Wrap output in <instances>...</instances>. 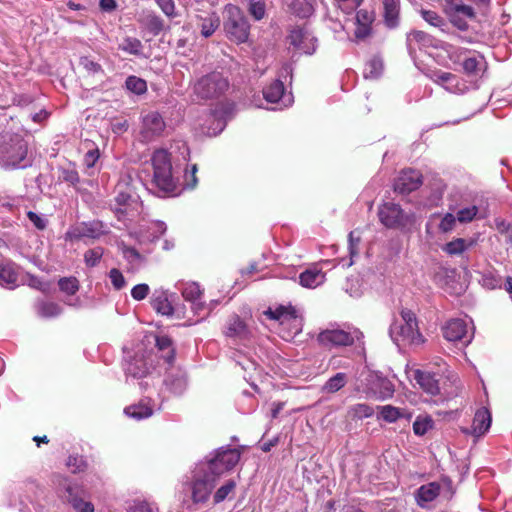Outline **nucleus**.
Listing matches in <instances>:
<instances>
[{
    "label": "nucleus",
    "mask_w": 512,
    "mask_h": 512,
    "mask_svg": "<svg viewBox=\"0 0 512 512\" xmlns=\"http://www.w3.org/2000/svg\"><path fill=\"white\" fill-rule=\"evenodd\" d=\"M188 160L189 148L184 141L162 148V196H178L197 186V165L193 164L189 170Z\"/></svg>",
    "instance_id": "f257e3e1"
},
{
    "label": "nucleus",
    "mask_w": 512,
    "mask_h": 512,
    "mask_svg": "<svg viewBox=\"0 0 512 512\" xmlns=\"http://www.w3.org/2000/svg\"><path fill=\"white\" fill-rule=\"evenodd\" d=\"M155 348L160 350V334L156 332L146 333L132 349L123 348L122 367L127 378H145L155 370L159 360Z\"/></svg>",
    "instance_id": "f03ea898"
},
{
    "label": "nucleus",
    "mask_w": 512,
    "mask_h": 512,
    "mask_svg": "<svg viewBox=\"0 0 512 512\" xmlns=\"http://www.w3.org/2000/svg\"><path fill=\"white\" fill-rule=\"evenodd\" d=\"M389 334L392 341L399 347L419 346L424 342L423 336L419 332L418 323L415 314L402 309L400 318H396L390 326Z\"/></svg>",
    "instance_id": "7ed1b4c3"
},
{
    "label": "nucleus",
    "mask_w": 512,
    "mask_h": 512,
    "mask_svg": "<svg viewBox=\"0 0 512 512\" xmlns=\"http://www.w3.org/2000/svg\"><path fill=\"white\" fill-rule=\"evenodd\" d=\"M205 467V465L196 463L190 478L185 483V489L190 492L194 504L206 503L218 481V478L207 471Z\"/></svg>",
    "instance_id": "20e7f679"
},
{
    "label": "nucleus",
    "mask_w": 512,
    "mask_h": 512,
    "mask_svg": "<svg viewBox=\"0 0 512 512\" xmlns=\"http://www.w3.org/2000/svg\"><path fill=\"white\" fill-rule=\"evenodd\" d=\"M240 456L241 453L238 449L225 446L214 450L198 463L207 466L205 469L219 479L220 476L235 467L240 460Z\"/></svg>",
    "instance_id": "39448f33"
},
{
    "label": "nucleus",
    "mask_w": 512,
    "mask_h": 512,
    "mask_svg": "<svg viewBox=\"0 0 512 512\" xmlns=\"http://www.w3.org/2000/svg\"><path fill=\"white\" fill-rule=\"evenodd\" d=\"M223 27L227 38L234 43H245L249 38L250 24L237 6H226Z\"/></svg>",
    "instance_id": "423d86ee"
},
{
    "label": "nucleus",
    "mask_w": 512,
    "mask_h": 512,
    "mask_svg": "<svg viewBox=\"0 0 512 512\" xmlns=\"http://www.w3.org/2000/svg\"><path fill=\"white\" fill-rule=\"evenodd\" d=\"M161 343L162 358H164L169 365L164 383L174 394H180L186 388L185 374L180 368L172 365L175 356L172 340L166 336H162Z\"/></svg>",
    "instance_id": "0eeeda50"
},
{
    "label": "nucleus",
    "mask_w": 512,
    "mask_h": 512,
    "mask_svg": "<svg viewBox=\"0 0 512 512\" xmlns=\"http://www.w3.org/2000/svg\"><path fill=\"white\" fill-rule=\"evenodd\" d=\"M27 154L26 141L16 137L2 146L0 159L6 168L24 169L32 164L27 158Z\"/></svg>",
    "instance_id": "6e6552de"
},
{
    "label": "nucleus",
    "mask_w": 512,
    "mask_h": 512,
    "mask_svg": "<svg viewBox=\"0 0 512 512\" xmlns=\"http://www.w3.org/2000/svg\"><path fill=\"white\" fill-rule=\"evenodd\" d=\"M228 80L219 72L200 78L194 85V93L200 99L218 98L228 89Z\"/></svg>",
    "instance_id": "1a4fd4ad"
},
{
    "label": "nucleus",
    "mask_w": 512,
    "mask_h": 512,
    "mask_svg": "<svg viewBox=\"0 0 512 512\" xmlns=\"http://www.w3.org/2000/svg\"><path fill=\"white\" fill-rule=\"evenodd\" d=\"M380 222L387 228L405 229L414 222V214L405 212L400 205L386 202L379 207Z\"/></svg>",
    "instance_id": "9d476101"
},
{
    "label": "nucleus",
    "mask_w": 512,
    "mask_h": 512,
    "mask_svg": "<svg viewBox=\"0 0 512 512\" xmlns=\"http://www.w3.org/2000/svg\"><path fill=\"white\" fill-rule=\"evenodd\" d=\"M289 47L295 52L312 55L316 51L317 39L306 27H294L287 37Z\"/></svg>",
    "instance_id": "9b49d317"
},
{
    "label": "nucleus",
    "mask_w": 512,
    "mask_h": 512,
    "mask_svg": "<svg viewBox=\"0 0 512 512\" xmlns=\"http://www.w3.org/2000/svg\"><path fill=\"white\" fill-rule=\"evenodd\" d=\"M393 383L376 372H369L365 378V393L378 400L391 398L394 394Z\"/></svg>",
    "instance_id": "f8f14e48"
},
{
    "label": "nucleus",
    "mask_w": 512,
    "mask_h": 512,
    "mask_svg": "<svg viewBox=\"0 0 512 512\" xmlns=\"http://www.w3.org/2000/svg\"><path fill=\"white\" fill-rule=\"evenodd\" d=\"M264 99L268 103L276 104L273 110H282L289 107L293 103V95L286 93L284 84L280 79L273 80L263 89Z\"/></svg>",
    "instance_id": "ddd939ff"
},
{
    "label": "nucleus",
    "mask_w": 512,
    "mask_h": 512,
    "mask_svg": "<svg viewBox=\"0 0 512 512\" xmlns=\"http://www.w3.org/2000/svg\"><path fill=\"white\" fill-rule=\"evenodd\" d=\"M319 344L325 348L349 346L354 343V337L347 331L339 328H327L318 334Z\"/></svg>",
    "instance_id": "4468645a"
},
{
    "label": "nucleus",
    "mask_w": 512,
    "mask_h": 512,
    "mask_svg": "<svg viewBox=\"0 0 512 512\" xmlns=\"http://www.w3.org/2000/svg\"><path fill=\"white\" fill-rule=\"evenodd\" d=\"M443 336L451 342L462 341L469 343L472 335L469 334L468 323L464 319L455 318L447 321L442 327Z\"/></svg>",
    "instance_id": "2eb2a0df"
},
{
    "label": "nucleus",
    "mask_w": 512,
    "mask_h": 512,
    "mask_svg": "<svg viewBox=\"0 0 512 512\" xmlns=\"http://www.w3.org/2000/svg\"><path fill=\"white\" fill-rule=\"evenodd\" d=\"M421 184V173L414 169H407L403 170L396 178L394 190L400 194H406L418 189Z\"/></svg>",
    "instance_id": "dca6fc26"
},
{
    "label": "nucleus",
    "mask_w": 512,
    "mask_h": 512,
    "mask_svg": "<svg viewBox=\"0 0 512 512\" xmlns=\"http://www.w3.org/2000/svg\"><path fill=\"white\" fill-rule=\"evenodd\" d=\"M407 47L410 53H412L417 48H443V44L441 41L424 31L414 30L407 35Z\"/></svg>",
    "instance_id": "f3484780"
},
{
    "label": "nucleus",
    "mask_w": 512,
    "mask_h": 512,
    "mask_svg": "<svg viewBox=\"0 0 512 512\" xmlns=\"http://www.w3.org/2000/svg\"><path fill=\"white\" fill-rule=\"evenodd\" d=\"M162 316L175 319H183L186 313V307L180 302L179 296L175 293H162Z\"/></svg>",
    "instance_id": "a211bd4d"
},
{
    "label": "nucleus",
    "mask_w": 512,
    "mask_h": 512,
    "mask_svg": "<svg viewBox=\"0 0 512 512\" xmlns=\"http://www.w3.org/2000/svg\"><path fill=\"white\" fill-rule=\"evenodd\" d=\"M220 19L214 12H203L195 16V26L203 37H210L219 27Z\"/></svg>",
    "instance_id": "6ab92c4d"
},
{
    "label": "nucleus",
    "mask_w": 512,
    "mask_h": 512,
    "mask_svg": "<svg viewBox=\"0 0 512 512\" xmlns=\"http://www.w3.org/2000/svg\"><path fill=\"white\" fill-rule=\"evenodd\" d=\"M225 335L230 338L245 341L249 339L251 331L238 315H232L227 321Z\"/></svg>",
    "instance_id": "aec40b11"
},
{
    "label": "nucleus",
    "mask_w": 512,
    "mask_h": 512,
    "mask_svg": "<svg viewBox=\"0 0 512 512\" xmlns=\"http://www.w3.org/2000/svg\"><path fill=\"white\" fill-rule=\"evenodd\" d=\"M124 414L136 421H141L151 417L153 415V405L151 399L143 398L138 403L125 407Z\"/></svg>",
    "instance_id": "412c9836"
},
{
    "label": "nucleus",
    "mask_w": 512,
    "mask_h": 512,
    "mask_svg": "<svg viewBox=\"0 0 512 512\" xmlns=\"http://www.w3.org/2000/svg\"><path fill=\"white\" fill-rule=\"evenodd\" d=\"M415 382L430 395H437L440 392L439 379L435 373L428 371L415 370L413 372Z\"/></svg>",
    "instance_id": "4be33fe9"
},
{
    "label": "nucleus",
    "mask_w": 512,
    "mask_h": 512,
    "mask_svg": "<svg viewBox=\"0 0 512 512\" xmlns=\"http://www.w3.org/2000/svg\"><path fill=\"white\" fill-rule=\"evenodd\" d=\"M19 267L12 261L0 263V285L9 289L18 286Z\"/></svg>",
    "instance_id": "5701e85b"
},
{
    "label": "nucleus",
    "mask_w": 512,
    "mask_h": 512,
    "mask_svg": "<svg viewBox=\"0 0 512 512\" xmlns=\"http://www.w3.org/2000/svg\"><path fill=\"white\" fill-rule=\"evenodd\" d=\"M443 485L439 482H430L422 485L416 492V501L421 507H427V505L434 501L442 491Z\"/></svg>",
    "instance_id": "b1692460"
},
{
    "label": "nucleus",
    "mask_w": 512,
    "mask_h": 512,
    "mask_svg": "<svg viewBox=\"0 0 512 512\" xmlns=\"http://www.w3.org/2000/svg\"><path fill=\"white\" fill-rule=\"evenodd\" d=\"M374 21V13L366 9H360L356 13L355 37L357 39L366 38L371 32V24Z\"/></svg>",
    "instance_id": "393cba45"
},
{
    "label": "nucleus",
    "mask_w": 512,
    "mask_h": 512,
    "mask_svg": "<svg viewBox=\"0 0 512 512\" xmlns=\"http://www.w3.org/2000/svg\"><path fill=\"white\" fill-rule=\"evenodd\" d=\"M265 314L273 320L279 321L281 324L299 323L296 310L292 306H279L274 310L269 308Z\"/></svg>",
    "instance_id": "a878e982"
},
{
    "label": "nucleus",
    "mask_w": 512,
    "mask_h": 512,
    "mask_svg": "<svg viewBox=\"0 0 512 512\" xmlns=\"http://www.w3.org/2000/svg\"><path fill=\"white\" fill-rule=\"evenodd\" d=\"M473 246V241L465 238H453L451 241L442 245V251L449 257H463L464 254Z\"/></svg>",
    "instance_id": "bb28decb"
},
{
    "label": "nucleus",
    "mask_w": 512,
    "mask_h": 512,
    "mask_svg": "<svg viewBox=\"0 0 512 512\" xmlns=\"http://www.w3.org/2000/svg\"><path fill=\"white\" fill-rule=\"evenodd\" d=\"M159 113H152L143 119L141 137L143 141L150 142L160 135Z\"/></svg>",
    "instance_id": "cd10ccee"
},
{
    "label": "nucleus",
    "mask_w": 512,
    "mask_h": 512,
    "mask_svg": "<svg viewBox=\"0 0 512 512\" xmlns=\"http://www.w3.org/2000/svg\"><path fill=\"white\" fill-rule=\"evenodd\" d=\"M491 421V413L487 408L482 407L478 409L475 413L472 424L473 435L477 437L484 435L489 430Z\"/></svg>",
    "instance_id": "c85d7f7f"
},
{
    "label": "nucleus",
    "mask_w": 512,
    "mask_h": 512,
    "mask_svg": "<svg viewBox=\"0 0 512 512\" xmlns=\"http://www.w3.org/2000/svg\"><path fill=\"white\" fill-rule=\"evenodd\" d=\"M384 23L389 28L399 25L400 0H382Z\"/></svg>",
    "instance_id": "c756f323"
},
{
    "label": "nucleus",
    "mask_w": 512,
    "mask_h": 512,
    "mask_svg": "<svg viewBox=\"0 0 512 512\" xmlns=\"http://www.w3.org/2000/svg\"><path fill=\"white\" fill-rule=\"evenodd\" d=\"M325 281V273L317 267L308 268L299 275V283L305 288H316Z\"/></svg>",
    "instance_id": "7c9ffc66"
},
{
    "label": "nucleus",
    "mask_w": 512,
    "mask_h": 512,
    "mask_svg": "<svg viewBox=\"0 0 512 512\" xmlns=\"http://www.w3.org/2000/svg\"><path fill=\"white\" fill-rule=\"evenodd\" d=\"M106 233L105 224L99 220L83 222L79 227V236L81 237L97 239Z\"/></svg>",
    "instance_id": "2f4dec72"
},
{
    "label": "nucleus",
    "mask_w": 512,
    "mask_h": 512,
    "mask_svg": "<svg viewBox=\"0 0 512 512\" xmlns=\"http://www.w3.org/2000/svg\"><path fill=\"white\" fill-rule=\"evenodd\" d=\"M65 490L67 493L66 499L76 512H94L93 504L79 498L76 494V488L74 486L69 484Z\"/></svg>",
    "instance_id": "473e14b6"
},
{
    "label": "nucleus",
    "mask_w": 512,
    "mask_h": 512,
    "mask_svg": "<svg viewBox=\"0 0 512 512\" xmlns=\"http://www.w3.org/2000/svg\"><path fill=\"white\" fill-rule=\"evenodd\" d=\"M139 22L146 33L153 36L160 33V19L154 12L148 10L143 11L139 16Z\"/></svg>",
    "instance_id": "72a5a7b5"
},
{
    "label": "nucleus",
    "mask_w": 512,
    "mask_h": 512,
    "mask_svg": "<svg viewBox=\"0 0 512 512\" xmlns=\"http://www.w3.org/2000/svg\"><path fill=\"white\" fill-rule=\"evenodd\" d=\"M35 310L42 318H54L62 313V307L52 301L39 300L35 303Z\"/></svg>",
    "instance_id": "f704fd0d"
},
{
    "label": "nucleus",
    "mask_w": 512,
    "mask_h": 512,
    "mask_svg": "<svg viewBox=\"0 0 512 512\" xmlns=\"http://www.w3.org/2000/svg\"><path fill=\"white\" fill-rule=\"evenodd\" d=\"M162 12L174 25H181L184 22V9L177 8L173 0H162Z\"/></svg>",
    "instance_id": "c9c22d12"
},
{
    "label": "nucleus",
    "mask_w": 512,
    "mask_h": 512,
    "mask_svg": "<svg viewBox=\"0 0 512 512\" xmlns=\"http://www.w3.org/2000/svg\"><path fill=\"white\" fill-rule=\"evenodd\" d=\"M347 383V375L339 372L329 378L322 387L324 393H336Z\"/></svg>",
    "instance_id": "e433bc0d"
},
{
    "label": "nucleus",
    "mask_w": 512,
    "mask_h": 512,
    "mask_svg": "<svg viewBox=\"0 0 512 512\" xmlns=\"http://www.w3.org/2000/svg\"><path fill=\"white\" fill-rule=\"evenodd\" d=\"M383 71V62L379 57H373L365 64L363 75L365 79H377Z\"/></svg>",
    "instance_id": "4c0bfd02"
},
{
    "label": "nucleus",
    "mask_w": 512,
    "mask_h": 512,
    "mask_svg": "<svg viewBox=\"0 0 512 512\" xmlns=\"http://www.w3.org/2000/svg\"><path fill=\"white\" fill-rule=\"evenodd\" d=\"M420 15L431 26L439 28L442 32H446L448 27L445 19L441 17L436 11L421 9Z\"/></svg>",
    "instance_id": "58836bf2"
},
{
    "label": "nucleus",
    "mask_w": 512,
    "mask_h": 512,
    "mask_svg": "<svg viewBox=\"0 0 512 512\" xmlns=\"http://www.w3.org/2000/svg\"><path fill=\"white\" fill-rule=\"evenodd\" d=\"M232 110V107L230 105H226V106H223V110L221 113L219 112H215L214 114V122H215V128H209L208 129V134L210 136H216L218 135L221 131H223V129L225 128L226 126V117L228 116L229 112Z\"/></svg>",
    "instance_id": "ea45409f"
},
{
    "label": "nucleus",
    "mask_w": 512,
    "mask_h": 512,
    "mask_svg": "<svg viewBox=\"0 0 512 512\" xmlns=\"http://www.w3.org/2000/svg\"><path fill=\"white\" fill-rule=\"evenodd\" d=\"M434 421L429 415H419L413 423V432L417 436L425 435L433 428Z\"/></svg>",
    "instance_id": "a19ab883"
},
{
    "label": "nucleus",
    "mask_w": 512,
    "mask_h": 512,
    "mask_svg": "<svg viewBox=\"0 0 512 512\" xmlns=\"http://www.w3.org/2000/svg\"><path fill=\"white\" fill-rule=\"evenodd\" d=\"M121 251L124 259L128 262L130 266L129 269H138L142 262L141 254L135 248L126 245H123L121 247Z\"/></svg>",
    "instance_id": "79ce46f5"
},
{
    "label": "nucleus",
    "mask_w": 512,
    "mask_h": 512,
    "mask_svg": "<svg viewBox=\"0 0 512 512\" xmlns=\"http://www.w3.org/2000/svg\"><path fill=\"white\" fill-rule=\"evenodd\" d=\"M374 414V409L366 403H357L349 407L348 415L352 419L369 418Z\"/></svg>",
    "instance_id": "37998d69"
},
{
    "label": "nucleus",
    "mask_w": 512,
    "mask_h": 512,
    "mask_svg": "<svg viewBox=\"0 0 512 512\" xmlns=\"http://www.w3.org/2000/svg\"><path fill=\"white\" fill-rule=\"evenodd\" d=\"M444 89L450 93L463 94L467 91L468 86L460 77L451 73L446 81Z\"/></svg>",
    "instance_id": "c03bdc74"
},
{
    "label": "nucleus",
    "mask_w": 512,
    "mask_h": 512,
    "mask_svg": "<svg viewBox=\"0 0 512 512\" xmlns=\"http://www.w3.org/2000/svg\"><path fill=\"white\" fill-rule=\"evenodd\" d=\"M379 417L388 423L396 422L402 417V411L392 405L379 406Z\"/></svg>",
    "instance_id": "a18cd8bd"
},
{
    "label": "nucleus",
    "mask_w": 512,
    "mask_h": 512,
    "mask_svg": "<svg viewBox=\"0 0 512 512\" xmlns=\"http://www.w3.org/2000/svg\"><path fill=\"white\" fill-rule=\"evenodd\" d=\"M480 283L484 288L493 290L501 287L502 278L499 274L493 271H486L482 274Z\"/></svg>",
    "instance_id": "49530a36"
},
{
    "label": "nucleus",
    "mask_w": 512,
    "mask_h": 512,
    "mask_svg": "<svg viewBox=\"0 0 512 512\" xmlns=\"http://www.w3.org/2000/svg\"><path fill=\"white\" fill-rule=\"evenodd\" d=\"M59 289L67 295H74L79 290V281L76 277H63L58 281Z\"/></svg>",
    "instance_id": "de8ad7c7"
},
{
    "label": "nucleus",
    "mask_w": 512,
    "mask_h": 512,
    "mask_svg": "<svg viewBox=\"0 0 512 512\" xmlns=\"http://www.w3.org/2000/svg\"><path fill=\"white\" fill-rule=\"evenodd\" d=\"M104 254V249L102 247H95L92 249H88L84 253V262L87 267L93 268L96 267Z\"/></svg>",
    "instance_id": "09e8293b"
},
{
    "label": "nucleus",
    "mask_w": 512,
    "mask_h": 512,
    "mask_svg": "<svg viewBox=\"0 0 512 512\" xmlns=\"http://www.w3.org/2000/svg\"><path fill=\"white\" fill-rule=\"evenodd\" d=\"M125 86L127 90L137 95H141L147 90L146 81L136 76H129L125 81Z\"/></svg>",
    "instance_id": "8fccbe9b"
},
{
    "label": "nucleus",
    "mask_w": 512,
    "mask_h": 512,
    "mask_svg": "<svg viewBox=\"0 0 512 512\" xmlns=\"http://www.w3.org/2000/svg\"><path fill=\"white\" fill-rule=\"evenodd\" d=\"M479 212V209L477 206L472 205L468 207L461 208L457 211L455 217L458 221V223L466 224L473 221L477 214Z\"/></svg>",
    "instance_id": "3c124183"
},
{
    "label": "nucleus",
    "mask_w": 512,
    "mask_h": 512,
    "mask_svg": "<svg viewBox=\"0 0 512 512\" xmlns=\"http://www.w3.org/2000/svg\"><path fill=\"white\" fill-rule=\"evenodd\" d=\"M142 44L140 40L134 37H125L119 44V49L129 54L138 55L141 51Z\"/></svg>",
    "instance_id": "603ef678"
},
{
    "label": "nucleus",
    "mask_w": 512,
    "mask_h": 512,
    "mask_svg": "<svg viewBox=\"0 0 512 512\" xmlns=\"http://www.w3.org/2000/svg\"><path fill=\"white\" fill-rule=\"evenodd\" d=\"M248 10L255 20H261L266 13V4L264 0H247Z\"/></svg>",
    "instance_id": "864d4df0"
},
{
    "label": "nucleus",
    "mask_w": 512,
    "mask_h": 512,
    "mask_svg": "<svg viewBox=\"0 0 512 512\" xmlns=\"http://www.w3.org/2000/svg\"><path fill=\"white\" fill-rule=\"evenodd\" d=\"M457 223L458 221L454 214L446 213L440 219L438 230L441 233H450L455 230Z\"/></svg>",
    "instance_id": "5fc2aeb1"
},
{
    "label": "nucleus",
    "mask_w": 512,
    "mask_h": 512,
    "mask_svg": "<svg viewBox=\"0 0 512 512\" xmlns=\"http://www.w3.org/2000/svg\"><path fill=\"white\" fill-rule=\"evenodd\" d=\"M236 487V483L234 480H228L225 484H223L220 488H218L214 494V502L216 504L223 502L230 493L234 491Z\"/></svg>",
    "instance_id": "6e6d98bb"
},
{
    "label": "nucleus",
    "mask_w": 512,
    "mask_h": 512,
    "mask_svg": "<svg viewBox=\"0 0 512 512\" xmlns=\"http://www.w3.org/2000/svg\"><path fill=\"white\" fill-rule=\"evenodd\" d=\"M216 304L217 301H211V303L207 305L204 302L200 301V299H197L191 302V309L195 315L201 316V318L203 319L211 312V305L215 306Z\"/></svg>",
    "instance_id": "4d7b16f0"
},
{
    "label": "nucleus",
    "mask_w": 512,
    "mask_h": 512,
    "mask_svg": "<svg viewBox=\"0 0 512 512\" xmlns=\"http://www.w3.org/2000/svg\"><path fill=\"white\" fill-rule=\"evenodd\" d=\"M201 295H202V292L197 283L187 284L182 291V296L184 297V299L186 301H189V302H193L197 299H200Z\"/></svg>",
    "instance_id": "13d9d810"
},
{
    "label": "nucleus",
    "mask_w": 512,
    "mask_h": 512,
    "mask_svg": "<svg viewBox=\"0 0 512 512\" xmlns=\"http://www.w3.org/2000/svg\"><path fill=\"white\" fill-rule=\"evenodd\" d=\"M66 465L72 473L84 471L87 466L84 458L78 455H70L67 459Z\"/></svg>",
    "instance_id": "bf43d9fd"
},
{
    "label": "nucleus",
    "mask_w": 512,
    "mask_h": 512,
    "mask_svg": "<svg viewBox=\"0 0 512 512\" xmlns=\"http://www.w3.org/2000/svg\"><path fill=\"white\" fill-rule=\"evenodd\" d=\"M348 242V249L351 257V261L348 265L351 266L353 264L352 259L359 254L360 235L356 231H351L349 234Z\"/></svg>",
    "instance_id": "052dcab7"
},
{
    "label": "nucleus",
    "mask_w": 512,
    "mask_h": 512,
    "mask_svg": "<svg viewBox=\"0 0 512 512\" xmlns=\"http://www.w3.org/2000/svg\"><path fill=\"white\" fill-rule=\"evenodd\" d=\"M108 276L115 290H121L126 286V280L119 269L112 268Z\"/></svg>",
    "instance_id": "680f3d73"
},
{
    "label": "nucleus",
    "mask_w": 512,
    "mask_h": 512,
    "mask_svg": "<svg viewBox=\"0 0 512 512\" xmlns=\"http://www.w3.org/2000/svg\"><path fill=\"white\" fill-rule=\"evenodd\" d=\"M445 11L455 12L459 16L463 15L470 19L475 17L474 9L471 6L465 4H453V6L447 7Z\"/></svg>",
    "instance_id": "e2e57ef3"
},
{
    "label": "nucleus",
    "mask_w": 512,
    "mask_h": 512,
    "mask_svg": "<svg viewBox=\"0 0 512 512\" xmlns=\"http://www.w3.org/2000/svg\"><path fill=\"white\" fill-rule=\"evenodd\" d=\"M152 166H153V180L152 183L159 188L160 187V149H155L152 155Z\"/></svg>",
    "instance_id": "0e129e2a"
},
{
    "label": "nucleus",
    "mask_w": 512,
    "mask_h": 512,
    "mask_svg": "<svg viewBox=\"0 0 512 512\" xmlns=\"http://www.w3.org/2000/svg\"><path fill=\"white\" fill-rule=\"evenodd\" d=\"M60 178L62 181L67 182L73 186H76L80 182L79 174L74 168L61 169Z\"/></svg>",
    "instance_id": "69168bd1"
},
{
    "label": "nucleus",
    "mask_w": 512,
    "mask_h": 512,
    "mask_svg": "<svg viewBox=\"0 0 512 512\" xmlns=\"http://www.w3.org/2000/svg\"><path fill=\"white\" fill-rule=\"evenodd\" d=\"M481 62V59L476 57L466 58L462 64L464 72L468 75H476L479 71Z\"/></svg>",
    "instance_id": "338daca9"
},
{
    "label": "nucleus",
    "mask_w": 512,
    "mask_h": 512,
    "mask_svg": "<svg viewBox=\"0 0 512 512\" xmlns=\"http://www.w3.org/2000/svg\"><path fill=\"white\" fill-rule=\"evenodd\" d=\"M444 190L445 185L442 183V181L435 183V188L433 189V192L428 200L429 205L437 206L443 197Z\"/></svg>",
    "instance_id": "774afa93"
}]
</instances>
